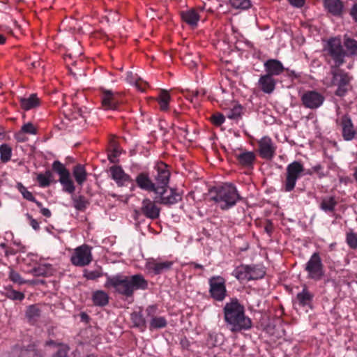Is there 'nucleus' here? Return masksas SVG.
Segmentation results:
<instances>
[{"label":"nucleus","instance_id":"nucleus-45","mask_svg":"<svg viewBox=\"0 0 357 357\" xmlns=\"http://www.w3.org/2000/svg\"><path fill=\"white\" fill-rule=\"evenodd\" d=\"M232 7L240 9H248L250 7V0H229Z\"/></svg>","mask_w":357,"mask_h":357},{"label":"nucleus","instance_id":"nucleus-11","mask_svg":"<svg viewBox=\"0 0 357 357\" xmlns=\"http://www.w3.org/2000/svg\"><path fill=\"white\" fill-rule=\"evenodd\" d=\"M155 202L158 204L170 206L175 204L182 199V195L174 188H170L168 193L167 188H158L155 192Z\"/></svg>","mask_w":357,"mask_h":357},{"label":"nucleus","instance_id":"nucleus-57","mask_svg":"<svg viewBox=\"0 0 357 357\" xmlns=\"http://www.w3.org/2000/svg\"><path fill=\"white\" fill-rule=\"evenodd\" d=\"M284 71H286L287 76L291 79L298 78L299 77V75L294 70L285 68Z\"/></svg>","mask_w":357,"mask_h":357},{"label":"nucleus","instance_id":"nucleus-15","mask_svg":"<svg viewBox=\"0 0 357 357\" xmlns=\"http://www.w3.org/2000/svg\"><path fill=\"white\" fill-rule=\"evenodd\" d=\"M158 307L155 305H149L146 309L147 317L150 318L149 328L150 331L164 328L167 325V321L165 317L156 316Z\"/></svg>","mask_w":357,"mask_h":357},{"label":"nucleus","instance_id":"nucleus-52","mask_svg":"<svg viewBox=\"0 0 357 357\" xmlns=\"http://www.w3.org/2000/svg\"><path fill=\"white\" fill-rule=\"evenodd\" d=\"M101 276V273L97 271H88L84 273V277L88 280H96Z\"/></svg>","mask_w":357,"mask_h":357},{"label":"nucleus","instance_id":"nucleus-47","mask_svg":"<svg viewBox=\"0 0 357 357\" xmlns=\"http://www.w3.org/2000/svg\"><path fill=\"white\" fill-rule=\"evenodd\" d=\"M346 240L351 248H357V235L356 234L353 232L347 234Z\"/></svg>","mask_w":357,"mask_h":357},{"label":"nucleus","instance_id":"nucleus-39","mask_svg":"<svg viewBox=\"0 0 357 357\" xmlns=\"http://www.w3.org/2000/svg\"><path fill=\"white\" fill-rule=\"evenodd\" d=\"M131 320L134 326L140 328L142 331L146 328V320L141 312H135L132 313Z\"/></svg>","mask_w":357,"mask_h":357},{"label":"nucleus","instance_id":"nucleus-26","mask_svg":"<svg viewBox=\"0 0 357 357\" xmlns=\"http://www.w3.org/2000/svg\"><path fill=\"white\" fill-rule=\"evenodd\" d=\"M238 164L243 167L252 168L256 160V155L252 151H243L236 154Z\"/></svg>","mask_w":357,"mask_h":357},{"label":"nucleus","instance_id":"nucleus-54","mask_svg":"<svg viewBox=\"0 0 357 357\" xmlns=\"http://www.w3.org/2000/svg\"><path fill=\"white\" fill-rule=\"evenodd\" d=\"M191 56L189 55V56H187L185 59H184V63L187 65L189 66L190 68H195L197 66V61L195 60V59H190Z\"/></svg>","mask_w":357,"mask_h":357},{"label":"nucleus","instance_id":"nucleus-5","mask_svg":"<svg viewBox=\"0 0 357 357\" xmlns=\"http://www.w3.org/2000/svg\"><path fill=\"white\" fill-rule=\"evenodd\" d=\"M266 274L264 267L259 265L241 264L232 272V275L241 282L259 280Z\"/></svg>","mask_w":357,"mask_h":357},{"label":"nucleus","instance_id":"nucleus-33","mask_svg":"<svg viewBox=\"0 0 357 357\" xmlns=\"http://www.w3.org/2000/svg\"><path fill=\"white\" fill-rule=\"evenodd\" d=\"M92 300L96 306H105L109 303V296L103 291H96L93 294Z\"/></svg>","mask_w":357,"mask_h":357},{"label":"nucleus","instance_id":"nucleus-64","mask_svg":"<svg viewBox=\"0 0 357 357\" xmlns=\"http://www.w3.org/2000/svg\"><path fill=\"white\" fill-rule=\"evenodd\" d=\"M6 42V37L3 34H0V45L4 44Z\"/></svg>","mask_w":357,"mask_h":357},{"label":"nucleus","instance_id":"nucleus-44","mask_svg":"<svg viewBox=\"0 0 357 357\" xmlns=\"http://www.w3.org/2000/svg\"><path fill=\"white\" fill-rule=\"evenodd\" d=\"M242 109H243V108H242L241 105H236L234 106V107L232 109H229L227 112L226 115H227V118H229V119L237 120L241 116Z\"/></svg>","mask_w":357,"mask_h":357},{"label":"nucleus","instance_id":"nucleus-19","mask_svg":"<svg viewBox=\"0 0 357 357\" xmlns=\"http://www.w3.org/2000/svg\"><path fill=\"white\" fill-rule=\"evenodd\" d=\"M314 296V294L309 291L306 287H304L302 291L297 294L294 301V305L303 308L312 309Z\"/></svg>","mask_w":357,"mask_h":357},{"label":"nucleus","instance_id":"nucleus-55","mask_svg":"<svg viewBox=\"0 0 357 357\" xmlns=\"http://www.w3.org/2000/svg\"><path fill=\"white\" fill-rule=\"evenodd\" d=\"M27 218L30 220V225L34 230H38L40 228L39 223L33 219L29 214H26Z\"/></svg>","mask_w":357,"mask_h":357},{"label":"nucleus","instance_id":"nucleus-43","mask_svg":"<svg viewBox=\"0 0 357 357\" xmlns=\"http://www.w3.org/2000/svg\"><path fill=\"white\" fill-rule=\"evenodd\" d=\"M170 96L167 91L162 90L158 96V101L161 110L165 111L168 109Z\"/></svg>","mask_w":357,"mask_h":357},{"label":"nucleus","instance_id":"nucleus-60","mask_svg":"<svg viewBox=\"0 0 357 357\" xmlns=\"http://www.w3.org/2000/svg\"><path fill=\"white\" fill-rule=\"evenodd\" d=\"M80 319L82 321L88 323L90 320L89 316L86 312L80 313Z\"/></svg>","mask_w":357,"mask_h":357},{"label":"nucleus","instance_id":"nucleus-48","mask_svg":"<svg viewBox=\"0 0 357 357\" xmlns=\"http://www.w3.org/2000/svg\"><path fill=\"white\" fill-rule=\"evenodd\" d=\"M21 131L23 133H27L29 135H36L37 133L36 128L31 122L24 124L21 128Z\"/></svg>","mask_w":357,"mask_h":357},{"label":"nucleus","instance_id":"nucleus-58","mask_svg":"<svg viewBox=\"0 0 357 357\" xmlns=\"http://www.w3.org/2000/svg\"><path fill=\"white\" fill-rule=\"evenodd\" d=\"M40 208V213L45 217L50 218L52 215L51 211L47 208H43V206L41 207H39Z\"/></svg>","mask_w":357,"mask_h":357},{"label":"nucleus","instance_id":"nucleus-22","mask_svg":"<svg viewBox=\"0 0 357 357\" xmlns=\"http://www.w3.org/2000/svg\"><path fill=\"white\" fill-rule=\"evenodd\" d=\"M264 67L266 74L270 75L272 77L280 75L285 70L281 61L273 59L266 61L264 63Z\"/></svg>","mask_w":357,"mask_h":357},{"label":"nucleus","instance_id":"nucleus-50","mask_svg":"<svg viewBox=\"0 0 357 357\" xmlns=\"http://www.w3.org/2000/svg\"><path fill=\"white\" fill-rule=\"evenodd\" d=\"M323 169V167L319 164L312 167L311 169L308 170L307 172H306V174L311 175L313 173H317L319 178H322L325 176Z\"/></svg>","mask_w":357,"mask_h":357},{"label":"nucleus","instance_id":"nucleus-3","mask_svg":"<svg viewBox=\"0 0 357 357\" xmlns=\"http://www.w3.org/2000/svg\"><path fill=\"white\" fill-rule=\"evenodd\" d=\"M215 195L211 199L217 203L222 210H227L235 206L242 197L238 192L235 185L231 183H225L215 190Z\"/></svg>","mask_w":357,"mask_h":357},{"label":"nucleus","instance_id":"nucleus-41","mask_svg":"<svg viewBox=\"0 0 357 357\" xmlns=\"http://www.w3.org/2000/svg\"><path fill=\"white\" fill-rule=\"evenodd\" d=\"M50 265L40 264L33 268L31 273L34 276H47L50 273Z\"/></svg>","mask_w":357,"mask_h":357},{"label":"nucleus","instance_id":"nucleus-7","mask_svg":"<svg viewBox=\"0 0 357 357\" xmlns=\"http://www.w3.org/2000/svg\"><path fill=\"white\" fill-rule=\"evenodd\" d=\"M52 169L59 174V181L63 187V190L67 193L73 195L75 190V186L70 177L69 170L59 160H56L52 163Z\"/></svg>","mask_w":357,"mask_h":357},{"label":"nucleus","instance_id":"nucleus-37","mask_svg":"<svg viewBox=\"0 0 357 357\" xmlns=\"http://www.w3.org/2000/svg\"><path fill=\"white\" fill-rule=\"evenodd\" d=\"M343 43L347 49V55L357 56V40L345 36Z\"/></svg>","mask_w":357,"mask_h":357},{"label":"nucleus","instance_id":"nucleus-20","mask_svg":"<svg viewBox=\"0 0 357 357\" xmlns=\"http://www.w3.org/2000/svg\"><path fill=\"white\" fill-rule=\"evenodd\" d=\"M137 185L142 190L153 192L154 193L158 190L155 183L152 181L147 172L139 173L135 178Z\"/></svg>","mask_w":357,"mask_h":357},{"label":"nucleus","instance_id":"nucleus-56","mask_svg":"<svg viewBox=\"0 0 357 357\" xmlns=\"http://www.w3.org/2000/svg\"><path fill=\"white\" fill-rule=\"evenodd\" d=\"M289 3L294 7L301 8L305 4V0H288Z\"/></svg>","mask_w":357,"mask_h":357},{"label":"nucleus","instance_id":"nucleus-12","mask_svg":"<svg viewBox=\"0 0 357 357\" xmlns=\"http://www.w3.org/2000/svg\"><path fill=\"white\" fill-rule=\"evenodd\" d=\"M332 75L333 82L337 87L335 94L340 97L344 96L349 91L351 77L342 70H333Z\"/></svg>","mask_w":357,"mask_h":357},{"label":"nucleus","instance_id":"nucleus-53","mask_svg":"<svg viewBox=\"0 0 357 357\" xmlns=\"http://www.w3.org/2000/svg\"><path fill=\"white\" fill-rule=\"evenodd\" d=\"M349 14L355 22H357V3H355L351 8Z\"/></svg>","mask_w":357,"mask_h":357},{"label":"nucleus","instance_id":"nucleus-34","mask_svg":"<svg viewBox=\"0 0 357 357\" xmlns=\"http://www.w3.org/2000/svg\"><path fill=\"white\" fill-rule=\"evenodd\" d=\"M15 187L19 190V192L22 194L24 199H25L28 201L34 202L37 205L38 207L42 206V203L37 201L36 199V198L34 197V196L33 195V194L31 192H29V190H27L25 186H24V185L22 183H20V182L17 183Z\"/></svg>","mask_w":357,"mask_h":357},{"label":"nucleus","instance_id":"nucleus-31","mask_svg":"<svg viewBox=\"0 0 357 357\" xmlns=\"http://www.w3.org/2000/svg\"><path fill=\"white\" fill-rule=\"evenodd\" d=\"M126 81L130 84L135 86L137 90L144 91L146 86V83L142 82L141 79L137 77L136 74H134L131 71H128L126 73Z\"/></svg>","mask_w":357,"mask_h":357},{"label":"nucleus","instance_id":"nucleus-24","mask_svg":"<svg viewBox=\"0 0 357 357\" xmlns=\"http://www.w3.org/2000/svg\"><path fill=\"white\" fill-rule=\"evenodd\" d=\"M324 9L333 16L342 17L344 4L341 0H324Z\"/></svg>","mask_w":357,"mask_h":357},{"label":"nucleus","instance_id":"nucleus-17","mask_svg":"<svg viewBox=\"0 0 357 357\" xmlns=\"http://www.w3.org/2000/svg\"><path fill=\"white\" fill-rule=\"evenodd\" d=\"M336 123L342 127V137L344 140L351 141L355 137L356 130L348 114H344L340 119H337Z\"/></svg>","mask_w":357,"mask_h":357},{"label":"nucleus","instance_id":"nucleus-46","mask_svg":"<svg viewBox=\"0 0 357 357\" xmlns=\"http://www.w3.org/2000/svg\"><path fill=\"white\" fill-rule=\"evenodd\" d=\"M8 278L12 282L18 284H23L26 283V281L21 277V275L13 268H10Z\"/></svg>","mask_w":357,"mask_h":357},{"label":"nucleus","instance_id":"nucleus-29","mask_svg":"<svg viewBox=\"0 0 357 357\" xmlns=\"http://www.w3.org/2000/svg\"><path fill=\"white\" fill-rule=\"evenodd\" d=\"M73 175L77 183L82 186L87 179V173L84 165L78 164L73 169Z\"/></svg>","mask_w":357,"mask_h":357},{"label":"nucleus","instance_id":"nucleus-25","mask_svg":"<svg viewBox=\"0 0 357 357\" xmlns=\"http://www.w3.org/2000/svg\"><path fill=\"white\" fill-rule=\"evenodd\" d=\"M102 105L105 109H116L119 104L118 96L110 90L102 91Z\"/></svg>","mask_w":357,"mask_h":357},{"label":"nucleus","instance_id":"nucleus-61","mask_svg":"<svg viewBox=\"0 0 357 357\" xmlns=\"http://www.w3.org/2000/svg\"><path fill=\"white\" fill-rule=\"evenodd\" d=\"M17 252L13 248H6L5 250V256L9 257L10 255H16Z\"/></svg>","mask_w":357,"mask_h":357},{"label":"nucleus","instance_id":"nucleus-42","mask_svg":"<svg viewBox=\"0 0 357 357\" xmlns=\"http://www.w3.org/2000/svg\"><path fill=\"white\" fill-rule=\"evenodd\" d=\"M12 148L6 144L0 146V159L3 162H7L10 160Z\"/></svg>","mask_w":357,"mask_h":357},{"label":"nucleus","instance_id":"nucleus-8","mask_svg":"<svg viewBox=\"0 0 357 357\" xmlns=\"http://www.w3.org/2000/svg\"><path fill=\"white\" fill-rule=\"evenodd\" d=\"M305 270L307 278L314 280H320L324 275V265L319 252H314L305 264Z\"/></svg>","mask_w":357,"mask_h":357},{"label":"nucleus","instance_id":"nucleus-10","mask_svg":"<svg viewBox=\"0 0 357 357\" xmlns=\"http://www.w3.org/2000/svg\"><path fill=\"white\" fill-rule=\"evenodd\" d=\"M211 296L217 301H222L227 294L225 280L221 276H213L208 280Z\"/></svg>","mask_w":357,"mask_h":357},{"label":"nucleus","instance_id":"nucleus-62","mask_svg":"<svg viewBox=\"0 0 357 357\" xmlns=\"http://www.w3.org/2000/svg\"><path fill=\"white\" fill-rule=\"evenodd\" d=\"M58 345H61V344H58L56 342H54V340H48L45 342V346L56 347Z\"/></svg>","mask_w":357,"mask_h":357},{"label":"nucleus","instance_id":"nucleus-6","mask_svg":"<svg viewBox=\"0 0 357 357\" xmlns=\"http://www.w3.org/2000/svg\"><path fill=\"white\" fill-rule=\"evenodd\" d=\"M303 171L304 167L298 161H294L287 165L286 178L283 183L285 192H291L294 189L296 181L302 176Z\"/></svg>","mask_w":357,"mask_h":357},{"label":"nucleus","instance_id":"nucleus-9","mask_svg":"<svg viewBox=\"0 0 357 357\" xmlns=\"http://www.w3.org/2000/svg\"><path fill=\"white\" fill-rule=\"evenodd\" d=\"M92 259L91 248L87 245L76 248L70 257L72 264L78 267L89 265Z\"/></svg>","mask_w":357,"mask_h":357},{"label":"nucleus","instance_id":"nucleus-16","mask_svg":"<svg viewBox=\"0 0 357 357\" xmlns=\"http://www.w3.org/2000/svg\"><path fill=\"white\" fill-rule=\"evenodd\" d=\"M258 144L259 153L262 158L266 160H271L274 157L276 147L269 137H263L258 142Z\"/></svg>","mask_w":357,"mask_h":357},{"label":"nucleus","instance_id":"nucleus-28","mask_svg":"<svg viewBox=\"0 0 357 357\" xmlns=\"http://www.w3.org/2000/svg\"><path fill=\"white\" fill-rule=\"evenodd\" d=\"M20 102L21 107L26 111L38 107L40 103V99L36 93H32L27 98H20Z\"/></svg>","mask_w":357,"mask_h":357},{"label":"nucleus","instance_id":"nucleus-59","mask_svg":"<svg viewBox=\"0 0 357 357\" xmlns=\"http://www.w3.org/2000/svg\"><path fill=\"white\" fill-rule=\"evenodd\" d=\"M23 132L20 130L19 132L16 133L15 135V138L17 142H22L25 141V137L23 135Z\"/></svg>","mask_w":357,"mask_h":357},{"label":"nucleus","instance_id":"nucleus-36","mask_svg":"<svg viewBox=\"0 0 357 357\" xmlns=\"http://www.w3.org/2000/svg\"><path fill=\"white\" fill-rule=\"evenodd\" d=\"M36 180L40 187H48L53 181V174L51 171L47 170L44 174H38Z\"/></svg>","mask_w":357,"mask_h":357},{"label":"nucleus","instance_id":"nucleus-23","mask_svg":"<svg viewBox=\"0 0 357 357\" xmlns=\"http://www.w3.org/2000/svg\"><path fill=\"white\" fill-rule=\"evenodd\" d=\"M112 178L116 181L119 186L125 185L127 183H132L131 177L125 173L119 166H112L110 168Z\"/></svg>","mask_w":357,"mask_h":357},{"label":"nucleus","instance_id":"nucleus-51","mask_svg":"<svg viewBox=\"0 0 357 357\" xmlns=\"http://www.w3.org/2000/svg\"><path fill=\"white\" fill-rule=\"evenodd\" d=\"M69 347L64 344H61L57 352L54 354L53 357H67Z\"/></svg>","mask_w":357,"mask_h":357},{"label":"nucleus","instance_id":"nucleus-14","mask_svg":"<svg viewBox=\"0 0 357 357\" xmlns=\"http://www.w3.org/2000/svg\"><path fill=\"white\" fill-rule=\"evenodd\" d=\"M301 100L305 107L316 109L323 105L325 98L321 93L312 90L304 92L301 97Z\"/></svg>","mask_w":357,"mask_h":357},{"label":"nucleus","instance_id":"nucleus-38","mask_svg":"<svg viewBox=\"0 0 357 357\" xmlns=\"http://www.w3.org/2000/svg\"><path fill=\"white\" fill-rule=\"evenodd\" d=\"M71 199L73 200V206L77 211H84L89 204L86 198L82 195L77 196L72 195Z\"/></svg>","mask_w":357,"mask_h":357},{"label":"nucleus","instance_id":"nucleus-27","mask_svg":"<svg viewBox=\"0 0 357 357\" xmlns=\"http://www.w3.org/2000/svg\"><path fill=\"white\" fill-rule=\"evenodd\" d=\"M182 20L188 25L195 27L200 19L198 11L195 9H189L181 13Z\"/></svg>","mask_w":357,"mask_h":357},{"label":"nucleus","instance_id":"nucleus-2","mask_svg":"<svg viewBox=\"0 0 357 357\" xmlns=\"http://www.w3.org/2000/svg\"><path fill=\"white\" fill-rule=\"evenodd\" d=\"M223 313L226 325L233 333L246 331L252 327V321L245 315L244 306L236 298L225 303Z\"/></svg>","mask_w":357,"mask_h":357},{"label":"nucleus","instance_id":"nucleus-1","mask_svg":"<svg viewBox=\"0 0 357 357\" xmlns=\"http://www.w3.org/2000/svg\"><path fill=\"white\" fill-rule=\"evenodd\" d=\"M105 287L113 288L115 291L126 297L132 296L135 290H145L148 288V281L141 274L126 276L117 274L108 276Z\"/></svg>","mask_w":357,"mask_h":357},{"label":"nucleus","instance_id":"nucleus-40","mask_svg":"<svg viewBox=\"0 0 357 357\" xmlns=\"http://www.w3.org/2000/svg\"><path fill=\"white\" fill-rule=\"evenodd\" d=\"M3 294L8 299L13 301H22L24 300L25 296L24 293L16 291L12 288H6V291L3 293Z\"/></svg>","mask_w":357,"mask_h":357},{"label":"nucleus","instance_id":"nucleus-32","mask_svg":"<svg viewBox=\"0 0 357 357\" xmlns=\"http://www.w3.org/2000/svg\"><path fill=\"white\" fill-rule=\"evenodd\" d=\"M41 310L37 305H29L26 310V317L31 323H35L40 317Z\"/></svg>","mask_w":357,"mask_h":357},{"label":"nucleus","instance_id":"nucleus-13","mask_svg":"<svg viewBox=\"0 0 357 357\" xmlns=\"http://www.w3.org/2000/svg\"><path fill=\"white\" fill-rule=\"evenodd\" d=\"M155 197L154 201L149 198H144L142 202V205L139 211H135V213L137 216L140 213L144 215L146 218L151 220H156L159 218L160 213V208L156 205Z\"/></svg>","mask_w":357,"mask_h":357},{"label":"nucleus","instance_id":"nucleus-35","mask_svg":"<svg viewBox=\"0 0 357 357\" xmlns=\"http://www.w3.org/2000/svg\"><path fill=\"white\" fill-rule=\"evenodd\" d=\"M337 205L334 197H324L320 204V208L325 212H333Z\"/></svg>","mask_w":357,"mask_h":357},{"label":"nucleus","instance_id":"nucleus-63","mask_svg":"<svg viewBox=\"0 0 357 357\" xmlns=\"http://www.w3.org/2000/svg\"><path fill=\"white\" fill-rule=\"evenodd\" d=\"M191 265L193 266L194 268H199V269H202V270L204 269V266L202 264H197L196 262H192Z\"/></svg>","mask_w":357,"mask_h":357},{"label":"nucleus","instance_id":"nucleus-49","mask_svg":"<svg viewBox=\"0 0 357 357\" xmlns=\"http://www.w3.org/2000/svg\"><path fill=\"white\" fill-rule=\"evenodd\" d=\"M211 120L212 123L215 126H220L222 125L225 120V117L223 114L220 113H215L212 115L211 117Z\"/></svg>","mask_w":357,"mask_h":357},{"label":"nucleus","instance_id":"nucleus-4","mask_svg":"<svg viewBox=\"0 0 357 357\" xmlns=\"http://www.w3.org/2000/svg\"><path fill=\"white\" fill-rule=\"evenodd\" d=\"M328 63L332 68H337L344 63L347 52L344 50L341 40L333 38L328 40L324 48Z\"/></svg>","mask_w":357,"mask_h":357},{"label":"nucleus","instance_id":"nucleus-30","mask_svg":"<svg viewBox=\"0 0 357 357\" xmlns=\"http://www.w3.org/2000/svg\"><path fill=\"white\" fill-rule=\"evenodd\" d=\"M173 265L172 261H165L161 262H153L149 264L150 268L154 272L155 275L162 273L172 268Z\"/></svg>","mask_w":357,"mask_h":357},{"label":"nucleus","instance_id":"nucleus-21","mask_svg":"<svg viewBox=\"0 0 357 357\" xmlns=\"http://www.w3.org/2000/svg\"><path fill=\"white\" fill-rule=\"evenodd\" d=\"M276 84V79L267 74L261 75L257 82L258 87L267 94H271L274 91Z\"/></svg>","mask_w":357,"mask_h":357},{"label":"nucleus","instance_id":"nucleus-18","mask_svg":"<svg viewBox=\"0 0 357 357\" xmlns=\"http://www.w3.org/2000/svg\"><path fill=\"white\" fill-rule=\"evenodd\" d=\"M157 174L155 175V181L156 188H167L169 181L170 172L167 169V166L160 162L156 167Z\"/></svg>","mask_w":357,"mask_h":357}]
</instances>
